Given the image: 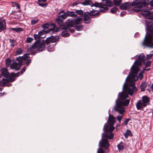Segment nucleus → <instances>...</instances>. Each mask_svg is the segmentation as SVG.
<instances>
[{"instance_id": "obj_61", "label": "nucleus", "mask_w": 153, "mask_h": 153, "mask_svg": "<svg viewBox=\"0 0 153 153\" xmlns=\"http://www.w3.org/2000/svg\"><path fill=\"white\" fill-rule=\"evenodd\" d=\"M46 1V0H38V2H45Z\"/></svg>"}, {"instance_id": "obj_64", "label": "nucleus", "mask_w": 153, "mask_h": 153, "mask_svg": "<svg viewBox=\"0 0 153 153\" xmlns=\"http://www.w3.org/2000/svg\"><path fill=\"white\" fill-rule=\"evenodd\" d=\"M78 4V3H77V2H75V3H74L73 4V6H75L76 5H77V4Z\"/></svg>"}, {"instance_id": "obj_28", "label": "nucleus", "mask_w": 153, "mask_h": 153, "mask_svg": "<svg viewBox=\"0 0 153 153\" xmlns=\"http://www.w3.org/2000/svg\"><path fill=\"white\" fill-rule=\"evenodd\" d=\"M124 135L127 138L128 136H131L132 135V134L130 130L127 129Z\"/></svg>"}, {"instance_id": "obj_15", "label": "nucleus", "mask_w": 153, "mask_h": 153, "mask_svg": "<svg viewBox=\"0 0 153 153\" xmlns=\"http://www.w3.org/2000/svg\"><path fill=\"white\" fill-rule=\"evenodd\" d=\"M89 14V12H85L84 14V20L86 24L89 23L91 20V18L88 15Z\"/></svg>"}, {"instance_id": "obj_14", "label": "nucleus", "mask_w": 153, "mask_h": 153, "mask_svg": "<svg viewBox=\"0 0 153 153\" xmlns=\"http://www.w3.org/2000/svg\"><path fill=\"white\" fill-rule=\"evenodd\" d=\"M105 125L104 126L103 130H105V131L109 132H111L113 131L114 129L113 126L112 124H110L107 125L105 127Z\"/></svg>"}, {"instance_id": "obj_3", "label": "nucleus", "mask_w": 153, "mask_h": 153, "mask_svg": "<svg viewBox=\"0 0 153 153\" xmlns=\"http://www.w3.org/2000/svg\"><path fill=\"white\" fill-rule=\"evenodd\" d=\"M105 136L106 138L104 139H102L101 141H100L99 145V146H100L102 149L104 148L105 150L101 148H99L97 150V153H104L105 151L108 149L109 146L108 139H112L114 137V135L112 133H111L110 134H107L105 135Z\"/></svg>"}, {"instance_id": "obj_1", "label": "nucleus", "mask_w": 153, "mask_h": 153, "mask_svg": "<svg viewBox=\"0 0 153 153\" xmlns=\"http://www.w3.org/2000/svg\"><path fill=\"white\" fill-rule=\"evenodd\" d=\"M120 99L116 101V105L114 107L115 111H118L121 115L117 116V119L119 122H120L122 118V114L124 112L125 108L124 106H127L130 102L129 99H126L128 97L127 94L122 92L120 95Z\"/></svg>"}, {"instance_id": "obj_55", "label": "nucleus", "mask_w": 153, "mask_h": 153, "mask_svg": "<svg viewBox=\"0 0 153 153\" xmlns=\"http://www.w3.org/2000/svg\"><path fill=\"white\" fill-rule=\"evenodd\" d=\"M37 4L39 5L42 7H44L45 6H46L47 5V4H43L42 2H38L37 3Z\"/></svg>"}, {"instance_id": "obj_6", "label": "nucleus", "mask_w": 153, "mask_h": 153, "mask_svg": "<svg viewBox=\"0 0 153 153\" xmlns=\"http://www.w3.org/2000/svg\"><path fill=\"white\" fill-rule=\"evenodd\" d=\"M123 89L125 92L131 96L137 90V88L135 87V83L134 82H131L129 85L126 84L125 82L123 86Z\"/></svg>"}, {"instance_id": "obj_12", "label": "nucleus", "mask_w": 153, "mask_h": 153, "mask_svg": "<svg viewBox=\"0 0 153 153\" xmlns=\"http://www.w3.org/2000/svg\"><path fill=\"white\" fill-rule=\"evenodd\" d=\"M142 102L143 104L144 107L147 106L149 104L150 99L149 98L146 96H143L142 97Z\"/></svg>"}, {"instance_id": "obj_24", "label": "nucleus", "mask_w": 153, "mask_h": 153, "mask_svg": "<svg viewBox=\"0 0 153 153\" xmlns=\"http://www.w3.org/2000/svg\"><path fill=\"white\" fill-rule=\"evenodd\" d=\"M108 121L110 124L113 125L115 122V118L112 115H109Z\"/></svg>"}, {"instance_id": "obj_48", "label": "nucleus", "mask_w": 153, "mask_h": 153, "mask_svg": "<svg viewBox=\"0 0 153 153\" xmlns=\"http://www.w3.org/2000/svg\"><path fill=\"white\" fill-rule=\"evenodd\" d=\"M12 63V61L9 58H7L6 59V64L7 65H10Z\"/></svg>"}, {"instance_id": "obj_36", "label": "nucleus", "mask_w": 153, "mask_h": 153, "mask_svg": "<svg viewBox=\"0 0 153 153\" xmlns=\"http://www.w3.org/2000/svg\"><path fill=\"white\" fill-rule=\"evenodd\" d=\"M114 3L115 6H119L120 5L121 0H114Z\"/></svg>"}, {"instance_id": "obj_41", "label": "nucleus", "mask_w": 153, "mask_h": 153, "mask_svg": "<svg viewBox=\"0 0 153 153\" xmlns=\"http://www.w3.org/2000/svg\"><path fill=\"white\" fill-rule=\"evenodd\" d=\"M1 82L3 85H6L9 82L8 79L3 78L1 81Z\"/></svg>"}, {"instance_id": "obj_46", "label": "nucleus", "mask_w": 153, "mask_h": 153, "mask_svg": "<svg viewBox=\"0 0 153 153\" xmlns=\"http://www.w3.org/2000/svg\"><path fill=\"white\" fill-rule=\"evenodd\" d=\"M153 56V51L150 52V54H147L146 55V57L147 59H149Z\"/></svg>"}, {"instance_id": "obj_22", "label": "nucleus", "mask_w": 153, "mask_h": 153, "mask_svg": "<svg viewBox=\"0 0 153 153\" xmlns=\"http://www.w3.org/2000/svg\"><path fill=\"white\" fill-rule=\"evenodd\" d=\"M148 0H142L140 1H139V5L142 8L143 7H145L146 5L148 4L147 1Z\"/></svg>"}, {"instance_id": "obj_30", "label": "nucleus", "mask_w": 153, "mask_h": 153, "mask_svg": "<svg viewBox=\"0 0 153 153\" xmlns=\"http://www.w3.org/2000/svg\"><path fill=\"white\" fill-rule=\"evenodd\" d=\"M52 36L48 37L45 40V43L47 44V46L48 45V44L51 42Z\"/></svg>"}, {"instance_id": "obj_44", "label": "nucleus", "mask_w": 153, "mask_h": 153, "mask_svg": "<svg viewBox=\"0 0 153 153\" xmlns=\"http://www.w3.org/2000/svg\"><path fill=\"white\" fill-rule=\"evenodd\" d=\"M33 40V38L30 37H27L26 38L25 42L27 43L31 42Z\"/></svg>"}, {"instance_id": "obj_63", "label": "nucleus", "mask_w": 153, "mask_h": 153, "mask_svg": "<svg viewBox=\"0 0 153 153\" xmlns=\"http://www.w3.org/2000/svg\"><path fill=\"white\" fill-rule=\"evenodd\" d=\"M16 6L19 9H20V6L19 5V4H16Z\"/></svg>"}, {"instance_id": "obj_49", "label": "nucleus", "mask_w": 153, "mask_h": 153, "mask_svg": "<svg viewBox=\"0 0 153 153\" xmlns=\"http://www.w3.org/2000/svg\"><path fill=\"white\" fill-rule=\"evenodd\" d=\"M22 51L20 48H18L16 52V54L17 55H19L22 53Z\"/></svg>"}, {"instance_id": "obj_7", "label": "nucleus", "mask_w": 153, "mask_h": 153, "mask_svg": "<svg viewBox=\"0 0 153 153\" xmlns=\"http://www.w3.org/2000/svg\"><path fill=\"white\" fill-rule=\"evenodd\" d=\"M142 45L153 48V33H147L143 42Z\"/></svg>"}, {"instance_id": "obj_25", "label": "nucleus", "mask_w": 153, "mask_h": 153, "mask_svg": "<svg viewBox=\"0 0 153 153\" xmlns=\"http://www.w3.org/2000/svg\"><path fill=\"white\" fill-rule=\"evenodd\" d=\"M66 13L67 17L69 16L75 17L77 16V14H75L74 12L72 11H67Z\"/></svg>"}, {"instance_id": "obj_59", "label": "nucleus", "mask_w": 153, "mask_h": 153, "mask_svg": "<svg viewBox=\"0 0 153 153\" xmlns=\"http://www.w3.org/2000/svg\"><path fill=\"white\" fill-rule=\"evenodd\" d=\"M151 63V62L150 61H147V62L146 63V66L147 67H150V64Z\"/></svg>"}, {"instance_id": "obj_34", "label": "nucleus", "mask_w": 153, "mask_h": 153, "mask_svg": "<svg viewBox=\"0 0 153 153\" xmlns=\"http://www.w3.org/2000/svg\"><path fill=\"white\" fill-rule=\"evenodd\" d=\"M5 29V26L4 25L3 22L0 21V30H3Z\"/></svg>"}, {"instance_id": "obj_56", "label": "nucleus", "mask_w": 153, "mask_h": 153, "mask_svg": "<svg viewBox=\"0 0 153 153\" xmlns=\"http://www.w3.org/2000/svg\"><path fill=\"white\" fill-rule=\"evenodd\" d=\"M45 33V31L44 30H42L40 31L38 33V34L41 36L43 35Z\"/></svg>"}, {"instance_id": "obj_57", "label": "nucleus", "mask_w": 153, "mask_h": 153, "mask_svg": "<svg viewBox=\"0 0 153 153\" xmlns=\"http://www.w3.org/2000/svg\"><path fill=\"white\" fill-rule=\"evenodd\" d=\"M26 69V67H23L21 71V74H22L25 71Z\"/></svg>"}, {"instance_id": "obj_43", "label": "nucleus", "mask_w": 153, "mask_h": 153, "mask_svg": "<svg viewBox=\"0 0 153 153\" xmlns=\"http://www.w3.org/2000/svg\"><path fill=\"white\" fill-rule=\"evenodd\" d=\"M139 0H134L131 3V5L132 6H135L139 4Z\"/></svg>"}, {"instance_id": "obj_16", "label": "nucleus", "mask_w": 153, "mask_h": 153, "mask_svg": "<svg viewBox=\"0 0 153 153\" xmlns=\"http://www.w3.org/2000/svg\"><path fill=\"white\" fill-rule=\"evenodd\" d=\"M137 108L138 110H140L144 108L143 104L141 100H139L136 104Z\"/></svg>"}, {"instance_id": "obj_58", "label": "nucleus", "mask_w": 153, "mask_h": 153, "mask_svg": "<svg viewBox=\"0 0 153 153\" xmlns=\"http://www.w3.org/2000/svg\"><path fill=\"white\" fill-rule=\"evenodd\" d=\"M31 60L30 59H28L26 61V64L27 66L28 65L31 63Z\"/></svg>"}, {"instance_id": "obj_18", "label": "nucleus", "mask_w": 153, "mask_h": 153, "mask_svg": "<svg viewBox=\"0 0 153 153\" xmlns=\"http://www.w3.org/2000/svg\"><path fill=\"white\" fill-rule=\"evenodd\" d=\"M141 14L145 17L149 16L151 14V12L147 9L143 8L142 10Z\"/></svg>"}, {"instance_id": "obj_52", "label": "nucleus", "mask_w": 153, "mask_h": 153, "mask_svg": "<svg viewBox=\"0 0 153 153\" xmlns=\"http://www.w3.org/2000/svg\"><path fill=\"white\" fill-rule=\"evenodd\" d=\"M75 13L78 14L82 15L83 13V11L81 10H76L75 11Z\"/></svg>"}, {"instance_id": "obj_31", "label": "nucleus", "mask_w": 153, "mask_h": 153, "mask_svg": "<svg viewBox=\"0 0 153 153\" xmlns=\"http://www.w3.org/2000/svg\"><path fill=\"white\" fill-rule=\"evenodd\" d=\"M146 29L147 31L150 32L149 33H153V25H152L149 26H147Z\"/></svg>"}, {"instance_id": "obj_50", "label": "nucleus", "mask_w": 153, "mask_h": 153, "mask_svg": "<svg viewBox=\"0 0 153 153\" xmlns=\"http://www.w3.org/2000/svg\"><path fill=\"white\" fill-rule=\"evenodd\" d=\"M49 25L48 23H46L42 25V27L44 29H47L49 27Z\"/></svg>"}, {"instance_id": "obj_4", "label": "nucleus", "mask_w": 153, "mask_h": 153, "mask_svg": "<svg viewBox=\"0 0 153 153\" xmlns=\"http://www.w3.org/2000/svg\"><path fill=\"white\" fill-rule=\"evenodd\" d=\"M34 38L36 41L31 46V49H32L36 50L38 52H41L44 50L45 48V45L44 42H41L39 41L40 40L41 36L38 33V34H34L33 35Z\"/></svg>"}, {"instance_id": "obj_27", "label": "nucleus", "mask_w": 153, "mask_h": 153, "mask_svg": "<svg viewBox=\"0 0 153 153\" xmlns=\"http://www.w3.org/2000/svg\"><path fill=\"white\" fill-rule=\"evenodd\" d=\"M124 144L122 142L117 145V147L119 151L122 150L124 149Z\"/></svg>"}, {"instance_id": "obj_23", "label": "nucleus", "mask_w": 153, "mask_h": 153, "mask_svg": "<svg viewBox=\"0 0 153 153\" xmlns=\"http://www.w3.org/2000/svg\"><path fill=\"white\" fill-rule=\"evenodd\" d=\"M89 15L91 16H97L99 14V12L93 10L89 13Z\"/></svg>"}, {"instance_id": "obj_62", "label": "nucleus", "mask_w": 153, "mask_h": 153, "mask_svg": "<svg viewBox=\"0 0 153 153\" xmlns=\"http://www.w3.org/2000/svg\"><path fill=\"white\" fill-rule=\"evenodd\" d=\"M149 4L152 7H153V0L150 1Z\"/></svg>"}, {"instance_id": "obj_47", "label": "nucleus", "mask_w": 153, "mask_h": 153, "mask_svg": "<svg viewBox=\"0 0 153 153\" xmlns=\"http://www.w3.org/2000/svg\"><path fill=\"white\" fill-rule=\"evenodd\" d=\"M39 20L36 19H33L31 21V24L32 25H34L35 24L39 22Z\"/></svg>"}, {"instance_id": "obj_20", "label": "nucleus", "mask_w": 153, "mask_h": 153, "mask_svg": "<svg viewBox=\"0 0 153 153\" xmlns=\"http://www.w3.org/2000/svg\"><path fill=\"white\" fill-rule=\"evenodd\" d=\"M50 26L52 27L51 28L49 29L47 31L48 33L52 34L54 32V29L56 27V25L55 24L52 23L50 25Z\"/></svg>"}, {"instance_id": "obj_9", "label": "nucleus", "mask_w": 153, "mask_h": 153, "mask_svg": "<svg viewBox=\"0 0 153 153\" xmlns=\"http://www.w3.org/2000/svg\"><path fill=\"white\" fill-rule=\"evenodd\" d=\"M59 28L62 29V31L61 33L62 36L64 37H67L69 36V34L68 32V30L66 27L63 25H60Z\"/></svg>"}, {"instance_id": "obj_35", "label": "nucleus", "mask_w": 153, "mask_h": 153, "mask_svg": "<svg viewBox=\"0 0 153 153\" xmlns=\"http://www.w3.org/2000/svg\"><path fill=\"white\" fill-rule=\"evenodd\" d=\"M9 40L10 43V47L13 48L14 46L15 43L16 42V41L14 40L11 39H10Z\"/></svg>"}, {"instance_id": "obj_11", "label": "nucleus", "mask_w": 153, "mask_h": 153, "mask_svg": "<svg viewBox=\"0 0 153 153\" xmlns=\"http://www.w3.org/2000/svg\"><path fill=\"white\" fill-rule=\"evenodd\" d=\"M29 54L27 53L22 56H19L16 58V59L19 62V64L21 65L23 61H25L28 58Z\"/></svg>"}, {"instance_id": "obj_5", "label": "nucleus", "mask_w": 153, "mask_h": 153, "mask_svg": "<svg viewBox=\"0 0 153 153\" xmlns=\"http://www.w3.org/2000/svg\"><path fill=\"white\" fill-rule=\"evenodd\" d=\"M104 3L105 4H103L102 3L95 2L93 4V6L100 8V11L102 12H105L108 9L107 6L109 7H112L113 5L112 2L109 0H103Z\"/></svg>"}, {"instance_id": "obj_13", "label": "nucleus", "mask_w": 153, "mask_h": 153, "mask_svg": "<svg viewBox=\"0 0 153 153\" xmlns=\"http://www.w3.org/2000/svg\"><path fill=\"white\" fill-rule=\"evenodd\" d=\"M131 6V4L130 2H126L122 4L120 7V9L126 10L130 8Z\"/></svg>"}, {"instance_id": "obj_51", "label": "nucleus", "mask_w": 153, "mask_h": 153, "mask_svg": "<svg viewBox=\"0 0 153 153\" xmlns=\"http://www.w3.org/2000/svg\"><path fill=\"white\" fill-rule=\"evenodd\" d=\"M19 74H20L19 72H18L16 74H15L13 72H12V73H11V75L12 76H14V77L19 76Z\"/></svg>"}, {"instance_id": "obj_32", "label": "nucleus", "mask_w": 153, "mask_h": 153, "mask_svg": "<svg viewBox=\"0 0 153 153\" xmlns=\"http://www.w3.org/2000/svg\"><path fill=\"white\" fill-rule=\"evenodd\" d=\"M56 21L59 24L61 25L63 22V19L58 17L56 20Z\"/></svg>"}, {"instance_id": "obj_37", "label": "nucleus", "mask_w": 153, "mask_h": 153, "mask_svg": "<svg viewBox=\"0 0 153 153\" xmlns=\"http://www.w3.org/2000/svg\"><path fill=\"white\" fill-rule=\"evenodd\" d=\"M11 30H14V31H15L16 32H19L20 31H22L23 30V29L22 28H20V27H18L17 28H12L11 29Z\"/></svg>"}, {"instance_id": "obj_38", "label": "nucleus", "mask_w": 153, "mask_h": 153, "mask_svg": "<svg viewBox=\"0 0 153 153\" xmlns=\"http://www.w3.org/2000/svg\"><path fill=\"white\" fill-rule=\"evenodd\" d=\"M76 25V29L79 31L81 30L83 27V26L82 25L80 24V25Z\"/></svg>"}, {"instance_id": "obj_21", "label": "nucleus", "mask_w": 153, "mask_h": 153, "mask_svg": "<svg viewBox=\"0 0 153 153\" xmlns=\"http://www.w3.org/2000/svg\"><path fill=\"white\" fill-rule=\"evenodd\" d=\"M148 84L145 81L142 83L140 85L141 91H145L147 85Z\"/></svg>"}, {"instance_id": "obj_39", "label": "nucleus", "mask_w": 153, "mask_h": 153, "mask_svg": "<svg viewBox=\"0 0 153 153\" xmlns=\"http://www.w3.org/2000/svg\"><path fill=\"white\" fill-rule=\"evenodd\" d=\"M59 37L58 36L54 37L52 36L51 42H55L58 40Z\"/></svg>"}, {"instance_id": "obj_29", "label": "nucleus", "mask_w": 153, "mask_h": 153, "mask_svg": "<svg viewBox=\"0 0 153 153\" xmlns=\"http://www.w3.org/2000/svg\"><path fill=\"white\" fill-rule=\"evenodd\" d=\"M67 23V26H66L67 29H68L72 33H73L75 31L74 29L73 28L75 26H68V23Z\"/></svg>"}, {"instance_id": "obj_8", "label": "nucleus", "mask_w": 153, "mask_h": 153, "mask_svg": "<svg viewBox=\"0 0 153 153\" xmlns=\"http://www.w3.org/2000/svg\"><path fill=\"white\" fill-rule=\"evenodd\" d=\"M82 19V18L80 17L76 19L74 21L72 19H68L66 22L68 23V26H75L76 25H79Z\"/></svg>"}, {"instance_id": "obj_60", "label": "nucleus", "mask_w": 153, "mask_h": 153, "mask_svg": "<svg viewBox=\"0 0 153 153\" xmlns=\"http://www.w3.org/2000/svg\"><path fill=\"white\" fill-rule=\"evenodd\" d=\"M60 29L59 28H59H56L55 30H54V32H58L59 30H60V29Z\"/></svg>"}, {"instance_id": "obj_26", "label": "nucleus", "mask_w": 153, "mask_h": 153, "mask_svg": "<svg viewBox=\"0 0 153 153\" xmlns=\"http://www.w3.org/2000/svg\"><path fill=\"white\" fill-rule=\"evenodd\" d=\"M18 64L16 62H13L10 66V68L12 69H15L16 71L19 69V68L17 67Z\"/></svg>"}, {"instance_id": "obj_17", "label": "nucleus", "mask_w": 153, "mask_h": 153, "mask_svg": "<svg viewBox=\"0 0 153 153\" xmlns=\"http://www.w3.org/2000/svg\"><path fill=\"white\" fill-rule=\"evenodd\" d=\"M141 7L139 4H138L137 6L131 8L130 9L131 10V11L130 12V13H133V12H138L140 11L141 9Z\"/></svg>"}, {"instance_id": "obj_40", "label": "nucleus", "mask_w": 153, "mask_h": 153, "mask_svg": "<svg viewBox=\"0 0 153 153\" xmlns=\"http://www.w3.org/2000/svg\"><path fill=\"white\" fill-rule=\"evenodd\" d=\"M58 17L63 20L64 19H66L67 18V16L66 15V13H64L63 14L60 15H59L58 16Z\"/></svg>"}, {"instance_id": "obj_42", "label": "nucleus", "mask_w": 153, "mask_h": 153, "mask_svg": "<svg viewBox=\"0 0 153 153\" xmlns=\"http://www.w3.org/2000/svg\"><path fill=\"white\" fill-rule=\"evenodd\" d=\"M8 79V80H9V82H12L14 81L15 80V79L14 78V77L13 76H12L11 74L10 76H9V78Z\"/></svg>"}, {"instance_id": "obj_10", "label": "nucleus", "mask_w": 153, "mask_h": 153, "mask_svg": "<svg viewBox=\"0 0 153 153\" xmlns=\"http://www.w3.org/2000/svg\"><path fill=\"white\" fill-rule=\"evenodd\" d=\"M149 16L148 19L144 21L146 26V28L147 26L152 25L153 24V15H151L150 14Z\"/></svg>"}, {"instance_id": "obj_53", "label": "nucleus", "mask_w": 153, "mask_h": 153, "mask_svg": "<svg viewBox=\"0 0 153 153\" xmlns=\"http://www.w3.org/2000/svg\"><path fill=\"white\" fill-rule=\"evenodd\" d=\"M130 119L129 118H127L124 121V122L123 123V125L126 126L127 125L128 122L130 120Z\"/></svg>"}, {"instance_id": "obj_2", "label": "nucleus", "mask_w": 153, "mask_h": 153, "mask_svg": "<svg viewBox=\"0 0 153 153\" xmlns=\"http://www.w3.org/2000/svg\"><path fill=\"white\" fill-rule=\"evenodd\" d=\"M145 58L144 54L140 53L138 57L137 60H135L134 61V64H135V65H133L131 68V72L129 73V75L134 81H136L138 79L137 74L140 71L139 67L141 65L142 62L145 63Z\"/></svg>"}, {"instance_id": "obj_45", "label": "nucleus", "mask_w": 153, "mask_h": 153, "mask_svg": "<svg viewBox=\"0 0 153 153\" xmlns=\"http://www.w3.org/2000/svg\"><path fill=\"white\" fill-rule=\"evenodd\" d=\"M144 72V71H141L139 74V76H137L138 78H139L140 80L142 79L143 78V73Z\"/></svg>"}, {"instance_id": "obj_19", "label": "nucleus", "mask_w": 153, "mask_h": 153, "mask_svg": "<svg viewBox=\"0 0 153 153\" xmlns=\"http://www.w3.org/2000/svg\"><path fill=\"white\" fill-rule=\"evenodd\" d=\"M1 72L4 77L7 78L9 76V73L7 68H2L1 70Z\"/></svg>"}, {"instance_id": "obj_33", "label": "nucleus", "mask_w": 153, "mask_h": 153, "mask_svg": "<svg viewBox=\"0 0 153 153\" xmlns=\"http://www.w3.org/2000/svg\"><path fill=\"white\" fill-rule=\"evenodd\" d=\"M92 0H85L84 1L82 2L81 4L83 5L86 6L90 4V2Z\"/></svg>"}, {"instance_id": "obj_54", "label": "nucleus", "mask_w": 153, "mask_h": 153, "mask_svg": "<svg viewBox=\"0 0 153 153\" xmlns=\"http://www.w3.org/2000/svg\"><path fill=\"white\" fill-rule=\"evenodd\" d=\"M118 10V8L116 7H113L111 10V12L112 13H114Z\"/></svg>"}]
</instances>
